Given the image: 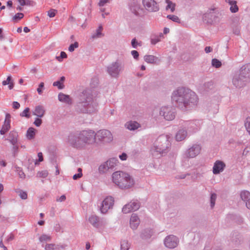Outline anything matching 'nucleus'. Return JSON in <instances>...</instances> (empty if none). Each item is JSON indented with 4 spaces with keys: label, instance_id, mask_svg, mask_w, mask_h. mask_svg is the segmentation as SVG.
<instances>
[{
    "label": "nucleus",
    "instance_id": "nucleus-29",
    "mask_svg": "<svg viewBox=\"0 0 250 250\" xmlns=\"http://www.w3.org/2000/svg\"><path fill=\"white\" fill-rule=\"evenodd\" d=\"M10 142L13 144V150L14 153H17L18 151L19 146L16 145L17 140L15 139H11L10 140Z\"/></svg>",
    "mask_w": 250,
    "mask_h": 250
},
{
    "label": "nucleus",
    "instance_id": "nucleus-56",
    "mask_svg": "<svg viewBox=\"0 0 250 250\" xmlns=\"http://www.w3.org/2000/svg\"><path fill=\"white\" fill-rule=\"evenodd\" d=\"M7 165V163L6 162L5 160H0V166H2L3 167H6Z\"/></svg>",
    "mask_w": 250,
    "mask_h": 250
},
{
    "label": "nucleus",
    "instance_id": "nucleus-7",
    "mask_svg": "<svg viewBox=\"0 0 250 250\" xmlns=\"http://www.w3.org/2000/svg\"><path fill=\"white\" fill-rule=\"evenodd\" d=\"M139 208L140 204L137 201H132L123 207L122 211L124 213L126 214L131 211H136Z\"/></svg>",
    "mask_w": 250,
    "mask_h": 250
},
{
    "label": "nucleus",
    "instance_id": "nucleus-28",
    "mask_svg": "<svg viewBox=\"0 0 250 250\" xmlns=\"http://www.w3.org/2000/svg\"><path fill=\"white\" fill-rule=\"evenodd\" d=\"M230 5V10L232 13H235L238 11V7L236 5V1H233L232 3H229Z\"/></svg>",
    "mask_w": 250,
    "mask_h": 250
},
{
    "label": "nucleus",
    "instance_id": "nucleus-36",
    "mask_svg": "<svg viewBox=\"0 0 250 250\" xmlns=\"http://www.w3.org/2000/svg\"><path fill=\"white\" fill-rule=\"evenodd\" d=\"M29 108L28 107L26 108L21 113V116L22 117H26L27 118H29L30 115L29 114Z\"/></svg>",
    "mask_w": 250,
    "mask_h": 250
},
{
    "label": "nucleus",
    "instance_id": "nucleus-10",
    "mask_svg": "<svg viewBox=\"0 0 250 250\" xmlns=\"http://www.w3.org/2000/svg\"><path fill=\"white\" fill-rule=\"evenodd\" d=\"M178 238L174 235H169L165 240V245L166 247L172 249L176 247L178 244Z\"/></svg>",
    "mask_w": 250,
    "mask_h": 250
},
{
    "label": "nucleus",
    "instance_id": "nucleus-51",
    "mask_svg": "<svg viewBox=\"0 0 250 250\" xmlns=\"http://www.w3.org/2000/svg\"><path fill=\"white\" fill-rule=\"evenodd\" d=\"M154 149L152 148L151 150L152 152L154 151V153L155 152H159L160 153L163 152V150H162L161 148H158L155 146L154 147Z\"/></svg>",
    "mask_w": 250,
    "mask_h": 250
},
{
    "label": "nucleus",
    "instance_id": "nucleus-37",
    "mask_svg": "<svg viewBox=\"0 0 250 250\" xmlns=\"http://www.w3.org/2000/svg\"><path fill=\"white\" fill-rule=\"evenodd\" d=\"M216 199V195L215 193H212L210 197V204L211 208H213L215 203V200Z\"/></svg>",
    "mask_w": 250,
    "mask_h": 250
},
{
    "label": "nucleus",
    "instance_id": "nucleus-18",
    "mask_svg": "<svg viewBox=\"0 0 250 250\" xmlns=\"http://www.w3.org/2000/svg\"><path fill=\"white\" fill-rule=\"evenodd\" d=\"M125 127L130 130H133L140 127V125L136 122L130 121L125 124Z\"/></svg>",
    "mask_w": 250,
    "mask_h": 250
},
{
    "label": "nucleus",
    "instance_id": "nucleus-11",
    "mask_svg": "<svg viewBox=\"0 0 250 250\" xmlns=\"http://www.w3.org/2000/svg\"><path fill=\"white\" fill-rule=\"evenodd\" d=\"M11 115L7 113L5 115V118L4 124L0 130V133L3 135L7 132L10 129Z\"/></svg>",
    "mask_w": 250,
    "mask_h": 250
},
{
    "label": "nucleus",
    "instance_id": "nucleus-52",
    "mask_svg": "<svg viewBox=\"0 0 250 250\" xmlns=\"http://www.w3.org/2000/svg\"><path fill=\"white\" fill-rule=\"evenodd\" d=\"M119 158L122 161L126 160L127 159V155L125 153H123L121 155L119 156Z\"/></svg>",
    "mask_w": 250,
    "mask_h": 250
},
{
    "label": "nucleus",
    "instance_id": "nucleus-31",
    "mask_svg": "<svg viewBox=\"0 0 250 250\" xmlns=\"http://www.w3.org/2000/svg\"><path fill=\"white\" fill-rule=\"evenodd\" d=\"M167 18L174 22H176L177 23L180 22V20L179 18L177 16H175L174 15H169L167 16Z\"/></svg>",
    "mask_w": 250,
    "mask_h": 250
},
{
    "label": "nucleus",
    "instance_id": "nucleus-47",
    "mask_svg": "<svg viewBox=\"0 0 250 250\" xmlns=\"http://www.w3.org/2000/svg\"><path fill=\"white\" fill-rule=\"evenodd\" d=\"M131 45L133 48H136L137 45L141 46V44L138 43L135 39H133L131 41Z\"/></svg>",
    "mask_w": 250,
    "mask_h": 250
},
{
    "label": "nucleus",
    "instance_id": "nucleus-13",
    "mask_svg": "<svg viewBox=\"0 0 250 250\" xmlns=\"http://www.w3.org/2000/svg\"><path fill=\"white\" fill-rule=\"evenodd\" d=\"M200 150L201 147L199 145H194L188 149L187 156L189 157L193 158L200 153Z\"/></svg>",
    "mask_w": 250,
    "mask_h": 250
},
{
    "label": "nucleus",
    "instance_id": "nucleus-58",
    "mask_svg": "<svg viewBox=\"0 0 250 250\" xmlns=\"http://www.w3.org/2000/svg\"><path fill=\"white\" fill-rule=\"evenodd\" d=\"M233 83H234V85H236V86H241L240 85H239V81L238 80H237L236 79H234L233 80Z\"/></svg>",
    "mask_w": 250,
    "mask_h": 250
},
{
    "label": "nucleus",
    "instance_id": "nucleus-42",
    "mask_svg": "<svg viewBox=\"0 0 250 250\" xmlns=\"http://www.w3.org/2000/svg\"><path fill=\"white\" fill-rule=\"evenodd\" d=\"M56 14V11L54 9H51L48 11V16L50 18L54 17Z\"/></svg>",
    "mask_w": 250,
    "mask_h": 250
},
{
    "label": "nucleus",
    "instance_id": "nucleus-26",
    "mask_svg": "<svg viewBox=\"0 0 250 250\" xmlns=\"http://www.w3.org/2000/svg\"><path fill=\"white\" fill-rule=\"evenodd\" d=\"M240 196L242 199L245 202L250 199V193L248 191H242Z\"/></svg>",
    "mask_w": 250,
    "mask_h": 250
},
{
    "label": "nucleus",
    "instance_id": "nucleus-62",
    "mask_svg": "<svg viewBox=\"0 0 250 250\" xmlns=\"http://www.w3.org/2000/svg\"><path fill=\"white\" fill-rule=\"evenodd\" d=\"M65 198H65V196L64 195H62V196H61L59 198V199H58L57 200H58V201H60V202H62V201H63L65 200Z\"/></svg>",
    "mask_w": 250,
    "mask_h": 250
},
{
    "label": "nucleus",
    "instance_id": "nucleus-61",
    "mask_svg": "<svg viewBox=\"0 0 250 250\" xmlns=\"http://www.w3.org/2000/svg\"><path fill=\"white\" fill-rule=\"evenodd\" d=\"M60 57L62 58H66L67 57V55L64 52H61Z\"/></svg>",
    "mask_w": 250,
    "mask_h": 250
},
{
    "label": "nucleus",
    "instance_id": "nucleus-5",
    "mask_svg": "<svg viewBox=\"0 0 250 250\" xmlns=\"http://www.w3.org/2000/svg\"><path fill=\"white\" fill-rule=\"evenodd\" d=\"M96 143L99 141L109 142L112 139V134L110 131L107 130H101L95 133Z\"/></svg>",
    "mask_w": 250,
    "mask_h": 250
},
{
    "label": "nucleus",
    "instance_id": "nucleus-8",
    "mask_svg": "<svg viewBox=\"0 0 250 250\" xmlns=\"http://www.w3.org/2000/svg\"><path fill=\"white\" fill-rule=\"evenodd\" d=\"M143 6L149 12H156L159 10V6L155 0H143Z\"/></svg>",
    "mask_w": 250,
    "mask_h": 250
},
{
    "label": "nucleus",
    "instance_id": "nucleus-30",
    "mask_svg": "<svg viewBox=\"0 0 250 250\" xmlns=\"http://www.w3.org/2000/svg\"><path fill=\"white\" fill-rule=\"evenodd\" d=\"M51 240V237L46 234H42L40 237V241L42 242H48Z\"/></svg>",
    "mask_w": 250,
    "mask_h": 250
},
{
    "label": "nucleus",
    "instance_id": "nucleus-57",
    "mask_svg": "<svg viewBox=\"0 0 250 250\" xmlns=\"http://www.w3.org/2000/svg\"><path fill=\"white\" fill-rule=\"evenodd\" d=\"M38 156L39 157V161L42 162L43 160L42 153V152L38 153Z\"/></svg>",
    "mask_w": 250,
    "mask_h": 250
},
{
    "label": "nucleus",
    "instance_id": "nucleus-45",
    "mask_svg": "<svg viewBox=\"0 0 250 250\" xmlns=\"http://www.w3.org/2000/svg\"><path fill=\"white\" fill-rule=\"evenodd\" d=\"M44 87V83L42 82L40 83L39 87L37 88V91L39 94H42V89Z\"/></svg>",
    "mask_w": 250,
    "mask_h": 250
},
{
    "label": "nucleus",
    "instance_id": "nucleus-2",
    "mask_svg": "<svg viewBox=\"0 0 250 250\" xmlns=\"http://www.w3.org/2000/svg\"><path fill=\"white\" fill-rule=\"evenodd\" d=\"M172 99L177 103H183L186 107L190 103L193 104H196L197 97L195 93L188 89L181 88L174 91Z\"/></svg>",
    "mask_w": 250,
    "mask_h": 250
},
{
    "label": "nucleus",
    "instance_id": "nucleus-43",
    "mask_svg": "<svg viewBox=\"0 0 250 250\" xmlns=\"http://www.w3.org/2000/svg\"><path fill=\"white\" fill-rule=\"evenodd\" d=\"M19 196L22 199H26L27 198V194L26 192L23 191L20 192Z\"/></svg>",
    "mask_w": 250,
    "mask_h": 250
},
{
    "label": "nucleus",
    "instance_id": "nucleus-55",
    "mask_svg": "<svg viewBox=\"0 0 250 250\" xmlns=\"http://www.w3.org/2000/svg\"><path fill=\"white\" fill-rule=\"evenodd\" d=\"M13 107L15 109H18L20 107V104L17 102H14L13 103Z\"/></svg>",
    "mask_w": 250,
    "mask_h": 250
},
{
    "label": "nucleus",
    "instance_id": "nucleus-6",
    "mask_svg": "<svg viewBox=\"0 0 250 250\" xmlns=\"http://www.w3.org/2000/svg\"><path fill=\"white\" fill-rule=\"evenodd\" d=\"M114 200L111 196H107L103 201L100 207V209L102 213H106L108 210L113 206Z\"/></svg>",
    "mask_w": 250,
    "mask_h": 250
},
{
    "label": "nucleus",
    "instance_id": "nucleus-24",
    "mask_svg": "<svg viewBox=\"0 0 250 250\" xmlns=\"http://www.w3.org/2000/svg\"><path fill=\"white\" fill-rule=\"evenodd\" d=\"M35 136V129L33 127L29 128L27 131L26 137L29 139H33Z\"/></svg>",
    "mask_w": 250,
    "mask_h": 250
},
{
    "label": "nucleus",
    "instance_id": "nucleus-3",
    "mask_svg": "<svg viewBox=\"0 0 250 250\" xmlns=\"http://www.w3.org/2000/svg\"><path fill=\"white\" fill-rule=\"evenodd\" d=\"M113 182L119 188L126 189L132 187L134 184V180L130 175L123 171H117L112 175Z\"/></svg>",
    "mask_w": 250,
    "mask_h": 250
},
{
    "label": "nucleus",
    "instance_id": "nucleus-41",
    "mask_svg": "<svg viewBox=\"0 0 250 250\" xmlns=\"http://www.w3.org/2000/svg\"><path fill=\"white\" fill-rule=\"evenodd\" d=\"M37 175L40 177L45 178L47 176L48 173L46 171H42L41 172H39Z\"/></svg>",
    "mask_w": 250,
    "mask_h": 250
},
{
    "label": "nucleus",
    "instance_id": "nucleus-33",
    "mask_svg": "<svg viewBox=\"0 0 250 250\" xmlns=\"http://www.w3.org/2000/svg\"><path fill=\"white\" fill-rule=\"evenodd\" d=\"M23 16V14L21 13H18L13 17V21H17L22 19Z\"/></svg>",
    "mask_w": 250,
    "mask_h": 250
},
{
    "label": "nucleus",
    "instance_id": "nucleus-25",
    "mask_svg": "<svg viewBox=\"0 0 250 250\" xmlns=\"http://www.w3.org/2000/svg\"><path fill=\"white\" fill-rule=\"evenodd\" d=\"M166 2L167 3L166 9L167 10L170 9L171 12H173L175 10V3L172 2L170 0H166Z\"/></svg>",
    "mask_w": 250,
    "mask_h": 250
},
{
    "label": "nucleus",
    "instance_id": "nucleus-48",
    "mask_svg": "<svg viewBox=\"0 0 250 250\" xmlns=\"http://www.w3.org/2000/svg\"><path fill=\"white\" fill-rule=\"evenodd\" d=\"M110 2V0H100L98 5L100 6H103L106 3H109Z\"/></svg>",
    "mask_w": 250,
    "mask_h": 250
},
{
    "label": "nucleus",
    "instance_id": "nucleus-19",
    "mask_svg": "<svg viewBox=\"0 0 250 250\" xmlns=\"http://www.w3.org/2000/svg\"><path fill=\"white\" fill-rule=\"evenodd\" d=\"M248 75L247 77H250V64L244 65L241 68V75Z\"/></svg>",
    "mask_w": 250,
    "mask_h": 250
},
{
    "label": "nucleus",
    "instance_id": "nucleus-17",
    "mask_svg": "<svg viewBox=\"0 0 250 250\" xmlns=\"http://www.w3.org/2000/svg\"><path fill=\"white\" fill-rule=\"evenodd\" d=\"M58 99L61 102H63L67 104H71V100L68 95L60 93L58 95Z\"/></svg>",
    "mask_w": 250,
    "mask_h": 250
},
{
    "label": "nucleus",
    "instance_id": "nucleus-49",
    "mask_svg": "<svg viewBox=\"0 0 250 250\" xmlns=\"http://www.w3.org/2000/svg\"><path fill=\"white\" fill-rule=\"evenodd\" d=\"M42 123V121L39 118H36L34 121V124L37 126H40Z\"/></svg>",
    "mask_w": 250,
    "mask_h": 250
},
{
    "label": "nucleus",
    "instance_id": "nucleus-39",
    "mask_svg": "<svg viewBox=\"0 0 250 250\" xmlns=\"http://www.w3.org/2000/svg\"><path fill=\"white\" fill-rule=\"evenodd\" d=\"M212 17L211 13H206L203 15V19L205 21L207 22H209L208 19L211 18Z\"/></svg>",
    "mask_w": 250,
    "mask_h": 250
},
{
    "label": "nucleus",
    "instance_id": "nucleus-53",
    "mask_svg": "<svg viewBox=\"0 0 250 250\" xmlns=\"http://www.w3.org/2000/svg\"><path fill=\"white\" fill-rule=\"evenodd\" d=\"M131 54L135 59H137L139 57V53L136 50H133L131 51Z\"/></svg>",
    "mask_w": 250,
    "mask_h": 250
},
{
    "label": "nucleus",
    "instance_id": "nucleus-59",
    "mask_svg": "<svg viewBox=\"0 0 250 250\" xmlns=\"http://www.w3.org/2000/svg\"><path fill=\"white\" fill-rule=\"evenodd\" d=\"M18 2L21 6H24L26 5L25 0H17Z\"/></svg>",
    "mask_w": 250,
    "mask_h": 250
},
{
    "label": "nucleus",
    "instance_id": "nucleus-54",
    "mask_svg": "<svg viewBox=\"0 0 250 250\" xmlns=\"http://www.w3.org/2000/svg\"><path fill=\"white\" fill-rule=\"evenodd\" d=\"M9 136H10V137L12 136V138L11 139H15L17 140L16 138H17V134L16 132H14V131L10 132L9 133Z\"/></svg>",
    "mask_w": 250,
    "mask_h": 250
},
{
    "label": "nucleus",
    "instance_id": "nucleus-12",
    "mask_svg": "<svg viewBox=\"0 0 250 250\" xmlns=\"http://www.w3.org/2000/svg\"><path fill=\"white\" fill-rule=\"evenodd\" d=\"M121 69V66L118 63H114L108 68V72L112 77H116Z\"/></svg>",
    "mask_w": 250,
    "mask_h": 250
},
{
    "label": "nucleus",
    "instance_id": "nucleus-16",
    "mask_svg": "<svg viewBox=\"0 0 250 250\" xmlns=\"http://www.w3.org/2000/svg\"><path fill=\"white\" fill-rule=\"evenodd\" d=\"M45 113V110L44 108L41 105L36 106L34 111L33 112V115L38 116V117H42Z\"/></svg>",
    "mask_w": 250,
    "mask_h": 250
},
{
    "label": "nucleus",
    "instance_id": "nucleus-1",
    "mask_svg": "<svg viewBox=\"0 0 250 250\" xmlns=\"http://www.w3.org/2000/svg\"><path fill=\"white\" fill-rule=\"evenodd\" d=\"M95 133L92 130L82 131L79 136L71 135L68 139L70 143L76 147H83L86 144H93L96 143Z\"/></svg>",
    "mask_w": 250,
    "mask_h": 250
},
{
    "label": "nucleus",
    "instance_id": "nucleus-20",
    "mask_svg": "<svg viewBox=\"0 0 250 250\" xmlns=\"http://www.w3.org/2000/svg\"><path fill=\"white\" fill-rule=\"evenodd\" d=\"M186 136L187 132L185 130H180L176 135V140L178 141H181L185 139Z\"/></svg>",
    "mask_w": 250,
    "mask_h": 250
},
{
    "label": "nucleus",
    "instance_id": "nucleus-38",
    "mask_svg": "<svg viewBox=\"0 0 250 250\" xmlns=\"http://www.w3.org/2000/svg\"><path fill=\"white\" fill-rule=\"evenodd\" d=\"M79 46L78 42H75L73 44H71L68 48L70 52H73L75 48H78Z\"/></svg>",
    "mask_w": 250,
    "mask_h": 250
},
{
    "label": "nucleus",
    "instance_id": "nucleus-63",
    "mask_svg": "<svg viewBox=\"0 0 250 250\" xmlns=\"http://www.w3.org/2000/svg\"><path fill=\"white\" fill-rule=\"evenodd\" d=\"M246 202V206L247 207L250 209V199L246 201H245Z\"/></svg>",
    "mask_w": 250,
    "mask_h": 250
},
{
    "label": "nucleus",
    "instance_id": "nucleus-32",
    "mask_svg": "<svg viewBox=\"0 0 250 250\" xmlns=\"http://www.w3.org/2000/svg\"><path fill=\"white\" fill-rule=\"evenodd\" d=\"M245 126L247 131L250 135V117H248L246 118L245 122Z\"/></svg>",
    "mask_w": 250,
    "mask_h": 250
},
{
    "label": "nucleus",
    "instance_id": "nucleus-23",
    "mask_svg": "<svg viewBox=\"0 0 250 250\" xmlns=\"http://www.w3.org/2000/svg\"><path fill=\"white\" fill-rule=\"evenodd\" d=\"M65 80V77L62 76L61 78L60 81H56L53 83V86H57L59 89H62L64 87L63 83Z\"/></svg>",
    "mask_w": 250,
    "mask_h": 250
},
{
    "label": "nucleus",
    "instance_id": "nucleus-44",
    "mask_svg": "<svg viewBox=\"0 0 250 250\" xmlns=\"http://www.w3.org/2000/svg\"><path fill=\"white\" fill-rule=\"evenodd\" d=\"M55 245L53 244H46L45 247V250H53L54 249Z\"/></svg>",
    "mask_w": 250,
    "mask_h": 250
},
{
    "label": "nucleus",
    "instance_id": "nucleus-46",
    "mask_svg": "<svg viewBox=\"0 0 250 250\" xmlns=\"http://www.w3.org/2000/svg\"><path fill=\"white\" fill-rule=\"evenodd\" d=\"M103 30V27L102 25L99 26L98 29L97 30V34H96V37H101L102 34V31Z\"/></svg>",
    "mask_w": 250,
    "mask_h": 250
},
{
    "label": "nucleus",
    "instance_id": "nucleus-50",
    "mask_svg": "<svg viewBox=\"0 0 250 250\" xmlns=\"http://www.w3.org/2000/svg\"><path fill=\"white\" fill-rule=\"evenodd\" d=\"M11 82V78L10 76H8L6 79V80L2 82V84L3 85H6L7 84H9Z\"/></svg>",
    "mask_w": 250,
    "mask_h": 250
},
{
    "label": "nucleus",
    "instance_id": "nucleus-15",
    "mask_svg": "<svg viewBox=\"0 0 250 250\" xmlns=\"http://www.w3.org/2000/svg\"><path fill=\"white\" fill-rule=\"evenodd\" d=\"M225 167V164L222 161H217L214 165L213 167V173L215 174L219 173L222 171Z\"/></svg>",
    "mask_w": 250,
    "mask_h": 250
},
{
    "label": "nucleus",
    "instance_id": "nucleus-34",
    "mask_svg": "<svg viewBox=\"0 0 250 250\" xmlns=\"http://www.w3.org/2000/svg\"><path fill=\"white\" fill-rule=\"evenodd\" d=\"M152 235V232L151 230L145 231L142 235V237L143 239H147L151 237Z\"/></svg>",
    "mask_w": 250,
    "mask_h": 250
},
{
    "label": "nucleus",
    "instance_id": "nucleus-22",
    "mask_svg": "<svg viewBox=\"0 0 250 250\" xmlns=\"http://www.w3.org/2000/svg\"><path fill=\"white\" fill-rule=\"evenodd\" d=\"M90 223L94 227H97L99 224V218L96 215H91L89 218Z\"/></svg>",
    "mask_w": 250,
    "mask_h": 250
},
{
    "label": "nucleus",
    "instance_id": "nucleus-35",
    "mask_svg": "<svg viewBox=\"0 0 250 250\" xmlns=\"http://www.w3.org/2000/svg\"><path fill=\"white\" fill-rule=\"evenodd\" d=\"M212 64L213 66L218 68L221 66V62L219 60L214 59L212 60Z\"/></svg>",
    "mask_w": 250,
    "mask_h": 250
},
{
    "label": "nucleus",
    "instance_id": "nucleus-9",
    "mask_svg": "<svg viewBox=\"0 0 250 250\" xmlns=\"http://www.w3.org/2000/svg\"><path fill=\"white\" fill-rule=\"evenodd\" d=\"M160 114L163 116L166 120L168 121L172 120L175 118V113L172 111V109L169 107H163Z\"/></svg>",
    "mask_w": 250,
    "mask_h": 250
},
{
    "label": "nucleus",
    "instance_id": "nucleus-21",
    "mask_svg": "<svg viewBox=\"0 0 250 250\" xmlns=\"http://www.w3.org/2000/svg\"><path fill=\"white\" fill-rule=\"evenodd\" d=\"M144 60L146 62L150 63H156L158 61V58L153 55H146Z\"/></svg>",
    "mask_w": 250,
    "mask_h": 250
},
{
    "label": "nucleus",
    "instance_id": "nucleus-60",
    "mask_svg": "<svg viewBox=\"0 0 250 250\" xmlns=\"http://www.w3.org/2000/svg\"><path fill=\"white\" fill-rule=\"evenodd\" d=\"M205 50L206 52L208 53L210 52L212 50V49L210 46H207L205 48Z\"/></svg>",
    "mask_w": 250,
    "mask_h": 250
},
{
    "label": "nucleus",
    "instance_id": "nucleus-64",
    "mask_svg": "<svg viewBox=\"0 0 250 250\" xmlns=\"http://www.w3.org/2000/svg\"><path fill=\"white\" fill-rule=\"evenodd\" d=\"M8 85H9L8 87L10 89H12L14 87V83H13V82H12V81L10 82V83Z\"/></svg>",
    "mask_w": 250,
    "mask_h": 250
},
{
    "label": "nucleus",
    "instance_id": "nucleus-4",
    "mask_svg": "<svg viewBox=\"0 0 250 250\" xmlns=\"http://www.w3.org/2000/svg\"><path fill=\"white\" fill-rule=\"evenodd\" d=\"M118 163V161L116 158L109 159L99 167V170L101 172L105 173L114 168L117 165Z\"/></svg>",
    "mask_w": 250,
    "mask_h": 250
},
{
    "label": "nucleus",
    "instance_id": "nucleus-14",
    "mask_svg": "<svg viewBox=\"0 0 250 250\" xmlns=\"http://www.w3.org/2000/svg\"><path fill=\"white\" fill-rule=\"evenodd\" d=\"M140 220L136 214H132L130 219V227L133 229H136L140 224Z\"/></svg>",
    "mask_w": 250,
    "mask_h": 250
},
{
    "label": "nucleus",
    "instance_id": "nucleus-27",
    "mask_svg": "<svg viewBox=\"0 0 250 250\" xmlns=\"http://www.w3.org/2000/svg\"><path fill=\"white\" fill-rule=\"evenodd\" d=\"M129 248V244L126 240H123L121 243V250H128Z\"/></svg>",
    "mask_w": 250,
    "mask_h": 250
},
{
    "label": "nucleus",
    "instance_id": "nucleus-40",
    "mask_svg": "<svg viewBox=\"0 0 250 250\" xmlns=\"http://www.w3.org/2000/svg\"><path fill=\"white\" fill-rule=\"evenodd\" d=\"M79 173L73 175V179L74 180H77L78 178H80L82 176V169L81 168H79L78 169Z\"/></svg>",
    "mask_w": 250,
    "mask_h": 250
}]
</instances>
